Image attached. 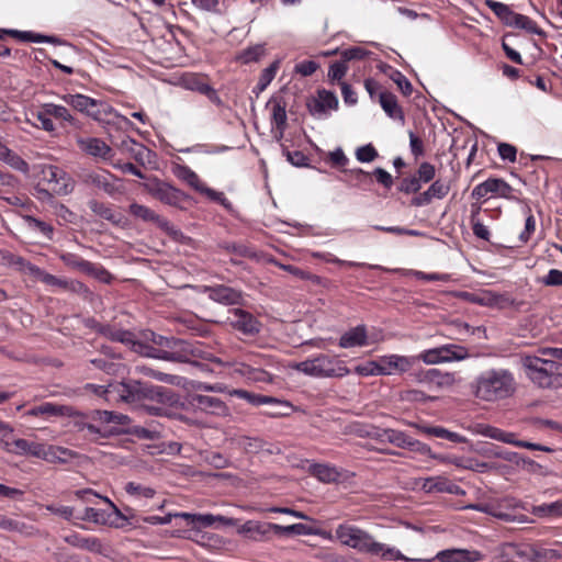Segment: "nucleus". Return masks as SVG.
Segmentation results:
<instances>
[{"mask_svg":"<svg viewBox=\"0 0 562 562\" xmlns=\"http://www.w3.org/2000/svg\"><path fill=\"white\" fill-rule=\"evenodd\" d=\"M517 380L507 368H490L480 372L470 383L472 395L486 403L512 397L517 391Z\"/></svg>","mask_w":562,"mask_h":562,"instance_id":"f257e3e1","label":"nucleus"},{"mask_svg":"<svg viewBox=\"0 0 562 562\" xmlns=\"http://www.w3.org/2000/svg\"><path fill=\"white\" fill-rule=\"evenodd\" d=\"M221 390L220 384L209 385L178 378V406L213 415H225L228 408L221 398L202 393V391Z\"/></svg>","mask_w":562,"mask_h":562,"instance_id":"f03ea898","label":"nucleus"},{"mask_svg":"<svg viewBox=\"0 0 562 562\" xmlns=\"http://www.w3.org/2000/svg\"><path fill=\"white\" fill-rule=\"evenodd\" d=\"M526 376L540 389H559L562 386V362L537 355L521 357Z\"/></svg>","mask_w":562,"mask_h":562,"instance_id":"7ed1b4c3","label":"nucleus"},{"mask_svg":"<svg viewBox=\"0 0 562 562\" xmlns=\"http://www.w3.org/2000/svg\"><path fill=\"white\" fill-rule=\"evenodd\" d=\"M296 371L312 378H344L349 374L345 362L335 356L319 353L293 366Z\"/></svg>","mask_w":562,"mask_h":562,"instance_id":"20e7f679","label":"nucleus"},{"mask_svg":"<svg viewBox=\"0 0 562 562\" xmlns=\"http://www.w3.org/2000/svg\"><path fill=\"white\" fill-rule=\"evenodd\" d=\"M226 366L232 368L233 374H238L249 382L268 383L272 381V375L267 371V368L272 366V360L265 355L249 352Z\"/></svg>","mask_w":562,"mask_h":562,"instance_id":"39448f33","label":"nucleus"},{"mask_svg":"<svg viewBox=\"0 0 562 562\" xmlns=\"http://www.w3.org/2000/svg\"><path fill=\"white\" fill-rule=\"evenodd\" d=\"M120 396L128 403L138 402L140 400H155L160 404H173V395L170 390L162 386H154L137 380H130L122 383Z\"/></svg>","mask_w":562,"mask_h":562,"instance_id":"423d86ee","label":"nucleus"},{"mask_svg":"<svg viewBox=\"0 0 562 562\" xmlns=\"http://www.w3.org/2000/svg\"><path fill=\"white\" fill-rule=\"evenodd\" d=\"M335 537L341 544L363 553L372 554V551L380 548L378 541L369 532L349 524L338 525Z\"/></svg>","mask_w":562,"mask_h":562,"instance_id":"0eeeda50","label":"nucleus"},{"mask_svg":"<svg viewBox=\"0 0 562 562\" xmlns=\"http://www.w3.org/2000/svg\"><path fill=\"white\" fill-rule=\"evenodd\" d=\"M470 357L467 347L456 344H447L422 351L417 360L426 364H438L453 361H462Z\"/></svg>","mask_w":562,"mask_h":562,"instance_id":"6e6552de","label":"nucleus"},{"mask_svg":"<svg viewBox=\"0 0 562 562\" xmlns=\"http://www.w3.org/2000/svg\"><path fill=\"white\" fill-rule=\"evenodd\" d=\"M178 178L186 181L196 192L206 195L209 200L220 203L225 209H231V203L225 198L224 193L206 187L199 176L189 167L178 165Z\"/></svg>","mask_w":562,"mask_h":562,"instance_id":"1a4fd4ad","label":"nucleus"},{"mask_svg":"<svg viewBox=\"0 0 562 562\" xmlns=\"http://www.w3.org/2000/svg\"><path fill=\"white\" fill-rule=\"evenodd\" d=\"M128 213L134 216L137 220H140L142 222L146 224H150L154 227L160 229L168 236L175 238L176 237V231L173 229L172 224L167 221L165 217L160 216L155 211L137 204L133 203L130 205Z\"/></svg>","mask_w":562,"mask_h":562,"instance_id":"9d476101","label":"nucleus"},{"mask_svg":"<svg viewBox=\"0 0 562 562\" xmlns=\"http://www.w3.org/2000/svg\"><path fill=\"white\" fill-rule=\"evenodd\" d=\"M513 193L514 189L505 180L499 178H488L487 180L476 184L473 188L471 195L477 200L486 198L488 194L515 200Z\"/></svg>","mask_w":562,"mask_h":562,"instance_id":"9b49d317","label":"nucleus"},{"mask_svg":"<svg viewBox=\"0 0 562 562\" xmlns=\"http://www.w3.org/2000/svg\"><path fill=\"white\" fill-rule=\"evenodd\" d=\"M200 352L199 349H193L188 341L178 339V363H182L184 367L193 366L203 372L214 371V368L211 366H224L220 359H213L210 363L199 361Z\"/></svg>","mask_w":562,"mask_h":562,"instance_id":"f8f14e48","label":"nucleus"},{"mask_svg":"<svg viewBox=\"0 0 562 562\" xmlns=\"http://www.w3.org/2000/svg\"><path fill=\"white\" fill-rule=\"evenodd\" d=\"M481 559L482 554L476 550L452 548L441 550L432 558L422 559L420 562H477Z\"/></svg>","mask_w":562,"mask_h":562,"instance_id":"ddd939ff","label":"nucleus"},{"mask_svg":"<svg viewBox=\"0 0 562 562\" xmlns=\"http://www.w3.org/2000/svg\"><path fill=\"white\" fill-rule=\"evenodd\" d=\"M502 507L517 508V507H519V502L516 501L515 498L506 497V498L502 499L501 504H498V505L480 503V504H471V505L465 506V508H468V509H473V510H477L481 513H485V514H488L493 517L499 518L505 521H513L515 518L514 515L502 510Z\"/></svg>","mask_w":562,"mask_h":562,"instance_id":"4468645a","label":"nucleus"},{"mask_svg":"<svg viewBox=\"0 0 562 562\" xmlns=\"http://www.w3.org/2000/svg\"><path fill=\"white\" fill-rule=\"evenodd\" d=\"M417 360V357L387 355L380 357L382 375L407 372Z\"/></svg>","mask_w":562,"mask_h":562,"instance_id":"2eb2a0df","label":"nucleus"},{"mask_svg":"<svg viewBox=\"0 0 562 562\" xmlns=\"http://www.w3.org/2000/svg\"><path fill=\"white\" fill-rule=\"evenodd\" d=\"M178 86L207 95L211 100H217L216 91L210 87L205 77L193 72L178 75Z\"/></svg>","mask_w":562,"mask_h":562,"instance_id":"dca6fc26","label":"nucleus"},{"mask_svg":"<svg viewBox=\"0 0 562 562\" xmlns=\"http://www.w3.org/2000/svg\"><path fill=\"white\" fill-rule=\"evenodd\" d=\"M338 99L329 91L321 90L317 97L308 103L310 113L317 119L327 116L328 112L337 109Z\"/></svg>","mask_w":562,"mask_h":562,"instance_id":"f3484780","label":"nucleus"},{"mask_svg":"<svg viewBox=\"0 0 562 562\" xmlns=\"http://www.w3.org/2000/svg\"><path fill=\"white\" fill-rule=\"evenodd\" d=\"M203 290L209 293V297L214 302L223 305H237L243 301L241 292L226 285L203 286Z\"/></svg>","mask_w":562,"mask_h":562,"instance_id":"a211bd4d","label":"nucleus"},{"mask_svg":"<svg viewBox=\"0 0 562 562\" xmlns=\"http://www.w3.org/2000/svg\"><path fill=\"white\" fill-rule=\"evenodd\" d=\"M376 436L381 441H386L398 448L409 449L412 451H419V446L422 445L418 440L412 438L404 431L395 429H382Z\"/></svg>","mask_w":562,"mask_h":562,"instance_id":"6ab92c4d","label":"nucleus"},{"mask_svg":"<svg viewBox=\"0 0 562 562\" xmlns=\"http://www.w3.org/2000/svg\"><path fill=\"white\" fill-rule=\"evenodd\" d=\"M111 178L114 177L108 171H83L79 175V179L83 184L101 189L110 195L114 194L116 191Z\"/></svg>","mask_w":562,"mask_h":562,"instance_id":"aec40b11","label":"nucleus"},{"mask_svg":"<svg viewBox=\"0 0 562 562\" xmlns=\"http://www.w3.org/2000/svg\"><path fill=\"white\" fill-rule=\"evenodd\" d=\"M29 416H85L82 413L76 411L69 405H59L54 403H43L40 406H35L27 411Z\"/></svg>","mask_w":562,"mask_h":562,"instance_id":"412c9836","label":"nucleus"},{"mask_svg":"<svg viewBox=\"0 0 562 562\" xmlns=\"http://www.w3.org/2000/svg\"><path fill=\"white\" fill-rule=\"evenodd\" d=\"M233 327L245 335H256L260 331V323L250 313L235 308L231 321Z\"/></svg>","mask_w":562,"mask_h":562,"instance_id":"4be33fe9","label":"nucleus"},{"mask_svg":"<svg viewBox=\"0 0 562 562\" xmlns=\"http://www.w3.org/2000/svg\"><path fill=\"white\" fill-rule=\"evenodd\" d=\"M64 541L71 547L89 552L105 554L102 541L97 537H83L80 533L71 532L64 537Z\"/></svg>","mask_w":562,"mask_h":562,"instance_id":"5701e85b","label":"nucleus"},{"mask_svg":"<svg viewBox=\"0 0 562 562\" xmlns=\"http://www.w3.org/2000/svg\"><path fill=\"white\" fill-rule=\"evenodd\" d=\"M2 33L14 37L21 42H34V43H50L55 45H67L69 48H74L71 45H68L65 41L60 40L57 36H49L37 34L31 31H18V30H2Z\"/></svg>","mask_w":562,"mask_h":562,"instance_id":"b1692460","label":"nucleus"},{"mask_svg":"<svg viewBox=\"0 0 562 562\" xmlns=\"http://www.w3.org/2000/svg\"><path fill=\"white\" fill-rule=\"evenodd\" d=\"M61 100L79 112L86 113L94 119L98 117V112L94 111L98 106V101L90 97L83 94H64Z\"/></svg>","mask_w":562,"mask_h":562,"instance_id":"393cba45","label":"nucleus"},{"mask_svg":"<svg viewBox=\"0 0 562 562\" xmlns=\"http://www.w3.org/2000/svg\"><path fill=\"white\" fill-rule=\"evenodd\" d=\"M77 144L82 151L93 157L108 159L111 153V147L97 137L78 138Z\"/></svg>","mask_w":562,"mask_h":562,"instance_id":"a878e982","label":"nucleus"},{"mask_svg":"<svg viewBox=\"0 0 562 562\" xmlns=\"http://www.w3.org/2000/svg\"><path fill=\"white\" fill-rule=\"evenodd\" d=\"M12 451L18 454L33 456L41 459H52L50 454L45 453L46 445L29 441L26 439H15L12 442Z\"/></svg>","mask_w":562,"mask_h":562,"instance_id":"bb28decb","label":"nucleus"},{"mask_svg":"<svg viewBox=\"0 0 562 562\" xmlns=\"http://www.w3.org/2000/svg\"><path fill=\"white\" fill-rule=\"evenodd\" d=\"M178 518L184 520L188 526H191L193 530L211 527L215 521H227L223 516H215L212 514H190V513H178Z\"/></svg>","mask_w":562,"mask_h":562,"instance_id":"cd10ccee","label":"nucleus"},{"mask_svg":"<svg viewBox=\"0 0 562 562\" xmlns=\"http://www.w3.org/2000/svg\"><path fill=\"white\" fill-rule=\"evenodd\" d=\"M271 531H273L272 522H260L255 520L246 521L239 529L240 533H245L256 541L268 539Z\"/></svg>","mask_w":562,"mask_h":562,"instance_id":"c85d7f7f","label":"nucleus"},{"mask_svg":"<svg viewBox=\"0 0 562 562\" xmlns=\"http://www.w3.org/2000/svg\"><path fill=\"white\" fill-rule=\"evenodd\" d=\"M379 102L386 115L393 120L404 122V113L397 103L396 97L387 91L379 93Z\"/></svg>","mask_w":562,"mask_h":562,"instance_id":"c756f323","label":"nucleus"},{"mask_svg":"<svg viewBox=\"0 0 562 562\" xmlns=\"http://www.w3.org/2000/svg\"><path fill=\"white\" fill-rule=\"evenodd\" d=\"M423 487L429 493L440 492L449 494H463V491L460 488L459 485L441 476L426 479Z\"/></svg>","mask_w":562,"mask_h":562,"instance_id":"7c9ffc66","label":"nucleus"},{"mask_svg":"<svg viewBox=\"0 0 562 562\" xmlns=\"http://www.w3.org/2000/svg\"><path fill=\"white\" fill-rule=\"evenodd\" d=\"M367 330L366 327L362 325L356 326L348 331H346L344 335H341L339 339V346L341 348H353V347H361L367 345Z\"/></svg>","mask_w":562,"mask_h":562,"instance_id":"2f4dec72","label":"nucleus"},{"mask_svg":"<svg viewBox=\"0 0 562 562\" xmlns=\"http://www.w3.org/2000/svg\"><path fill=\"white\" fill-rule=\"evenodd\" d=\"M310 473L323 483L339 481L341 474L336 467L325 463H313L310 465Z\"/></svg>","mask_w":562,"mask_h":562,"instance_id":"473e14b6","label":"nucleus"},{"mask_svg":"<svg viewBox=\"0 0 562 562\" xmlns=\"http://www.w3.org/2000/svg\"><path fill=\"white\" fill-rule=\"evenodd\" d=\"M132 350L142 356L168 360V361H176V353H173L172 351H169L167 349L157 348L155 346H149V345L143 344L137 340L134 341Z\"/></svg>","mask_w":562,"mask_h":562,"instance_id":"72a5a7b5","label":"nucleus"},{"mask_svg":"<svg viewBox=\"0 0 562 562\" xmlns=\"http://www.w3.org/2000/svg\"><path fill=\"white\" fill-rule=\"evenodd\" d=\"M423 381L435 384L438 387H451L456 383V375L451 372H442L438 369H428L425 371Z\"/></svg>","mask_w":562,"mask_h":562,"instance_id":"f704fd0d","label":"nucleus"},{"mask_svg":"<svg viewBox=\"0 0 562 562\" xmlns=\"http://www.w3.org/2000/svg\"><path fill=\"white\" fill-rule=\"evenodd\" d=\"M231 394L238 398L245 400L255 406H260L265 404H278L289 406L288 403L280 401L276 397L250 393L241 389L234 390Z\"/></svg>","mask_w":562,"mask_h":562,"instance_id":"c9c22d12","label":"nucleus"},{"mask_svg":"<svg viewBox=\"0 0 562 562\" xmlns=\"http://www.w3.org/2000/svg\"><path fill=\"white\" fill-rule=\"evenodd\" d=\"M151 194L168 205L176 203V189L162 181H155L149 184Z\"/></svg>","mask_w":562,"mask_h":562,"instance_id":"e433bc0d","label":"nucleus"},{"mask_svg":"<svg viewBox=\"0 0 562 562\" xmlns=\"http://www.w3.org/2000/svg\"><path fill=\"white\" fill-rule=\"evenodd\" d=\"M99 333L112 341L125 344L131 346V348L135 341V335L132 331L125 329H116L109 325L101 326L99 328Z\"/></svg>","mask_w":562,"mask_h":562,"instance_id":"4c0bfd02","label":"nucleus"},{"mask_svg":"<svg viewBox=\"0 0 562 562\" xmlns=\"http://www.w3.org/2000/svg\"><path fill=\"white\" fill-rule=\"evenodd\" d=\"M0 159L8 164L10 167H12L15 170H19L23 173H27L30 168L29 164L16 153L4 146L0 142Z\"/></svg>","mask_w":562,"mask_h":562,"instance_id":"58836bf2","label":"nucleus"},{"mask_svg":"<svg viewBox=\"0 0 562 562\" xmlns=\"http://www.w3.org/2000/svg\"><path fill=\"white\" fill-rule=\"evenodd\" d=\"M312 257L323 260L325 262L337 263V265L345 266V267H367L369 269L386 270L385 268H383L382 266H379V265H369V263H364V262L341 260L330 252L314 251V252H312Z\"/></svg>","mask_w":562,"mask_h":562,"instance_id":"ea45409f","label":"nucleus"},{"mask_svg":"<svg viewBox=\"0 0 562 562\" xmlns=\"http://www.w3.org/2000/svg\"><path fill=\"white\" fill-rule=\"evenodd\" d=\"M91 419L95 422H100L103 424H117V425H126L130 422L128 416L119 414L111 411H100L95 409L91 413Z\"/></svg>","mask_w":562,"mask_h":562,"instance_id":"a19ab883","label":"nucleus"},{"mask_svg":"<svg viewBox=\"0 0 562 562\" xmlns=\"http://www.w3.org/2000/svg\"><path fill=\"white\" fill-rule=\"evenodd\" d=\"M88 205L95 215L111 222L116 226L121 224V216H117L114 211L105 203L99 202L98 200H90Z\"/></svg>","mask_w":562,"mask_h":562,"instance_id":"79ce46f5","label":"nucleus"},{"mask_svg":"<svg viewBox=\"0 0 562 562\" xmlns=\"http://www.w3.org/2000/svg\"><path fill=\"white\" fill-rule=\"evenodd\" d=\"M378 546L380 548L375 549V551H372V555H378L384 560H402L406 562H420L422 559H411L405 557L400 550H397L394 547H387L384 543L378 542Z\"/></svg>","mask_w":562,"mask_h":562,"instance_id":"37998d69","label":"nucleus"},{"mask_svg":"<svg viewBox=\"0 0 562 562\" xmlns=\"http://www.w3.org/2000/svg\"><path fill=\"white\" fill-rule=\"evenodd\" d=\"M509 26L525 30L526 32H528L530 34H537V35L544 34V32L537 25V23L533 20H531L527 15L516 13V12L514 14L512 22H509Z\"/></svg>","mask_w":562,"mask_h":562,"instance_id":"c03bdc74","label":"nucleus"},{"mask_svg":"<svg viewBox=\"0 0 562 562\" xmlns=\"http://www.w3.org/2000/svg\"><path fill=\"white\" fill-rule=\"evenodd\" d=\"M485 4L505 25L509 26V22H512L515 14L509 5L495 0H485Z\"/></svg>","mask_w":562,"mask_h":562,"instance_id":"a18cd8bd","label":"nucleus"},{"mask_svg":"<svg viewBox=\"0 0 562 562\" xmlns=\"http://www.w3.org/2000/svg\"><path fill=\"white\" fill-rule=\"evenodd\" d=\"M46 104V114H50L52 117L66 122L71 126L78 127V121L70 114L69 110L63 105L54 103Z\"/></svg>","mask_w":562,"mask_h":562,"instance_id":"49530a36","label":"nucleus"},{"mask_svg":"<svg viewBox=\"0 0 562 562\" xmlns=\"http://www.w3.org/2000/svg\"><path fill=\"white\" fill-rule=\"evenodd\" d=\"M273 532L277 535H300V536H306V535H313L312 528L304 525V524H293L290 526H281L278 524H273Z\"/></svg>","mask_w":562,"mask_h":562,"instance_id":"de8ad7c7","label":"nucleus"},{"mask_svg":"<svg viewBox=\"0 0 562 562\" xmlns=\"http://www.w3.org/2000/svg\"><path fill=\"white\" fill-rule=\"evenodd\" d=\"M277 266L289 272L290 274L294 276L295 278L297 279H301V280H308L315 284H319L322 282V278L316 276V274H313L308 271H305L296 266H293V265H284V263H277Z\"/></svg>","mask_w":562,"mask_h":562,"instance_id":"09e8293b","label":"nucleus"},{"mask_svg":"<svg viewBox=\"0 0 562 562\" xmlns=\"http://www.w3.org/2000/svg\"><path fill=\"white\" fill-rule=\"evenodd\" d=\"M35 277L40 278L45 284L53 285V286H58V288H63V289H71V290H76L77 288H79V289L83 288V284L80 282L69 284V282L67 280L59 279V278H57L50 273H47L43 270H42L41 274H35Z\"/></svg>","mask_w":562,"mask_h":562,"instance_id":"8fccbe9b","label":"nucleus"},{"mask_svg":"<svg viewBox=\"0 0 562 562\" xmlns=\"http://www.w3.org/2000/svg\"><path fill=\"white\" fill-rule=\"evenodd\" d=\"M533 514L540 517H562V501L536 506Z\"/></svg>","mask_w":562,"mask_h":562,"instance_id":"3c124183","label":"nucleus"},{"mask_svg":"<svg viewBox=\"0 0 562 562\" xmlns=\"http://www.w3.org/2000/svg\"><path fill=\"white\" fill-rule=\"evenodd\" d=\"M263 55L265 46L262 44H256L240 52L237 59L243 64H250L258 61Z\"/></svg>","mask_w":562,"mask_h":562,"instance_id":"603ef678","label":"nucleus"},{"mask_svg":"<svg viewBox=\"0 0 562 562\" xmlns=\"http://www.w3.org/2000/svg\"><path fill=\"white\" fill-rule=\"evenodd\" d=\"M59 259L69 268L76 269L82 273L86 272V269L89 268V261L82 259L76 254L64 252L59 255Z\"/></svg>","mask_w":562,"mask_h":562,"instance_id":"864d4df0","label":"nucleus"},{"mask_svg":"<svg viewBox=\"0 0 562 562\" xmlns=\"http://www.w3.org/2000/svg\"><path fill=\"white\" fill-rule=\"evenodd\" d=\"M23 220L30 229L41 232L48 239H52V235L54 232V228L52 225H49L48 223H46L44 221L37 220L31 215L23 216Z\"/></svg>","mask_w":562,"mask_h":562,"instance_id":"5fc2aeb1","label":"nucleus"},{"mask_svg":"<svg viewBox=\"0 0 562 562\" xmlns=\"http://www.w3.org/2000/svg\"><path fill=\"white\" fill-rule=\"evenodd\" d=\"M524 213L526 214L525 228L519 234V240L524 244L528 243L536 231V220L531 214V209L526 205L524 207Z\"/></svg>","mask_w":562,"mask_h":562,"instance_id":"6e6d98bb","label":"nucleus"},{"mask_svg":"<svg viewBox=\"0 0 562 562\" xmlns=\"http://www.w3.org/2000/svg\"><path fill=\"white\" fill-rule=\"evenodd\" d=\"M236 445L248 453H256L263 447L261 439L247 436L238 437L236 439Z\"/></svg>","mask_w":562,"mask_h":562,"instance_id":"4d7b16f0","label":"nucleus"},{"mask_svg":"<svg viewBox=\"0 0 562 562\" xmlns=\"http://www.w3.org/2000/svg\"><path fill=\"white\" fill-rule=\"evenodd\" d=\"M426 432L434 437L447 439L452 442L465 441V438L459 435L458 432L450 431L443 427H429L426 428Z\"/></svg>","mask_w":562,"mask_h":562,"instance_id":"13d9d810","label":"nucleus"},{"mask_svg":"<svg viewBox=\"0 0 562 562\" xmlns=\"http://www.w3.org/2000/svg\"><path fill=\"white\" fill-rule=\"evenodd\" d=\"M45 453L52 456V459H45L46 461L54 462H66L69 458H72L75 453L66 448L56 447V446H47L45 448Z\"/></svg>","mask_w":562,"mask_h":562,"instance_id":"bf43d9fd","label":"nucleus"},{"mask_svg":"<svg viewBox=\"0 0 562 562\" xmlns=\"http://www.w3.org/2000/svg\"><path fill=\"white\" fill-rule=\"evenodd\" d=\"M33 116L37 121V123H33L36 127H41L46 132L55 131L50 114H46V104H43L40 111L33 113Z\"/></svg>","mask_w":562,"mask_h":562,"instance_id":"052dcab7","label":"nucleus"},{"mask_svg":"<svg viewBox=\"0 0 562 562\" xmlns=\"http://www.w3.org/2000/svg\"><path fill=\"white\" fill-rule=\"evenodd\" d=\"M407 276H412L418 280L424 281H440V282H449L451 280V276L448 273H427L419 270H407L405 272Z\"/></svg>","mask_w":562,"mask_h":562,"instance_id":"680f3d73","label":"nucleus"},{"mask_svg":"<svg viewBox=\"0 0 562 562\" xmlns=\"http://www.w3.org/2000/svg\"><path fill=\"white\" fill-rule=\"evenodd\" d=\"M279 69V61L272 63L269 67L265 68L259 77L257 89L259 92L263 91L276 77Z\"/></svg>","mask_w":562,"mask_h":562,"instance_id":"e2e57ef3","label":"nucleus"},{"mask_svg":"<svg viewBox=\"0 0 562 562\" xmlns=\"http://www.w3.org/2000/svg\"><path fill=\"white\" fill-rule=\"evenodd\" d=\"M85 273L106 284L111 283L113 280L112 274L105 268L100 265H94L90 261L89 268L86 269Z\"/></svg>","mask_w":562,"mask_h":562,"instance_id":"0e129e2a","label":"nucleus"},{"mask_svg":"<svg viewBox=\"0 0 562 562\" xmlns=\"http://www.w3.org/2000/svg\"><path fill=\"white\" fill-rule=\"evenodd\" d=\"M501 299L499 294H496L494 292H483L479 294H471V302L476 303L482 306H493L498 304Z\"/></svg>","mask_w":562,"mask_h":562,"instance_id":"69168bd1","label":"nucleus"},{"mask_svg":"<svg viewBox=\"0 0 562 562\" xmlns=\"http://www.w3.org/2000/svg\"><path fill=\"white\" fill-rule=\"evenodd\" d=\"M485 437L501 441V442H505L508 445H513L514 439H515V434L502 430L494 426H490V428L487 429V432H485Z\"/></svg>","mask_w":562,"mask_h":562,"instance_id":"338daca9","label":"nucleus"},{"mask_svg":"<svg viewBox=\"0 0 562 562\" xmlns=\"http://www.w3.org/2000/svg\"><path fill=\"white\" fill-rule=\"evenodd\" d=\"M450 187L448 183H445L440 180H437L430 184V187L426 190L427 195L434 199H443L449 193Z\"/></svg>","mask_w":562,"mask_h":562,"instance_id":"774afa93","label":"nucleus"}]
</instances>
